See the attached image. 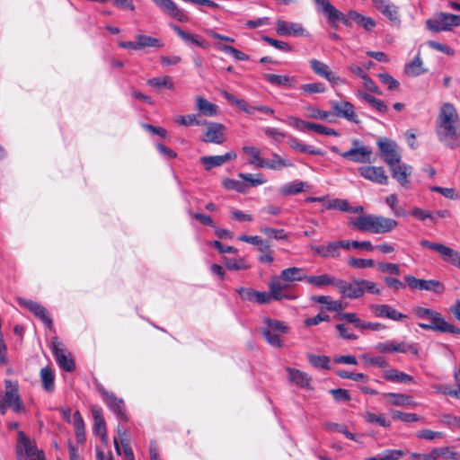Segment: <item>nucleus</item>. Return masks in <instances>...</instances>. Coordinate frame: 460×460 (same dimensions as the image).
I'll use <instances>...</instances> for the list:
<instances>
[{"label":"nucleus","mask_w":460,"mask_h":460,"mask_svg":"<svg viewBox=\"0 0 460 460\" xmlns=\"http://www.w3.org/2000/svg\"><path fill=\"white\" fill-rule=\"evenodd\" d=\"M306 183L301 181H294L282 185L279 192L284 196L296 195L305 191Z\"/></svg>","instance_id":"obj_37"},{"label":"nucleus","mask_w":460,"mask_h":460,"mask_svg":"<svg viewBox=\"0 0 460 460\" xmlns=\"http://www.w3.org/2000/svg\"><path fill=\"white\" fill-rule=\"evenodd\" d=\"M92 414L94 420L93 432L99 436L104 444L108 443V435L106 430L105 420L102 415V410L97 405L92 406Z\"/></svg>","instance_id":"obj_23"},{"label":"nucleus","mask_w":460,"mask_h":460,"mask_svg":"<svg viewBox=\"0 0 460 460\" xmlns=\"http://www.w3.org/2000/svg\"><path fill=\"white\" fill-rule=\"evenodd\" d=\"M349 249V241H333L328 243L326 245H312L311 249L318 255L323 258H338L340 256V249Z\"/></svg>","instance_id":"obj_11"},{"label":"nucleus","mask_w":460,"mask_h":460,"mask_svg":"<svg viewBox=\"0 0 460 460\" xmlns=\"http://www.w3.org/2000/svg\"><path fill=\"white\" fill-rule=\"evenodd\" d=\"M236 156L237 155L234 152H228L223 155L202 156L200 158V163L204 165L207 171H209L213 167L221 166L227 161L234 160Z\"/></svg>","instance_id":"obj_25"},{"label":"nucleus","mask_w":460,"mask_h":460,"mask_svg":"<svg viewBox=\"0 0 460 460\" xmlns=\"http://www.w3.org/2000/svg\"><path fill=\"white\" fill-rule=\"evenodd\" d=\"M353 148L343 152L341 155L358 164L371 163L372 151L369 147L360 145L358 139L352 141Z\"/></svg>","instance_id":"obj_8"},{"label":"nucleus","mask_w":460,"mask_h":460,"mask_svg":"<svg viewBox=\"0 0 460 460\" xmlns=\"http://www.w3.org/2000/svg\"><path fill=\"white\" fill-rule=\"evenodd\" d=\"M276 32L279 36H303L305 34V29L302 24L297 22L277 20Z\"/></svg>","instance_id":"obj_22"},{"label":"nucleus","mask_w":460,"mask_h":460,"mask_svg":"<svg viewBox=\"0 0 460 460\" xmlns=\"http://www.w3.org/2000/svg\"><path fill=\"white\" fill-rule=\"evenodd\" d=\"M439 17L442 19L446 31H451L454 27L460 26V15L441 12Z\"/></svg>","instance_id":"obj_48"},{"label":"nucleus","mask_w":460,"mask_h":460,"mask_svg":"<svg viewBox=\"0 0 460 460\" xmlns=\"http://www.w3.org/2000/svg\"><path fill=\"white\" fill-rule=\"evenodd\" d=\"M458 123L459 118L456 108L449 102L444 103L437 119L436 133L438 140L451 149L460 146Z\"/></svg>","instance_id":"obj_1"},{"label":"nucleus","mask_w":460,"mask_h":460,"mask_svg":"<svg viewBox=\"0 0 460 460\" xmlns=\"http://www.w3.org/2000/svg\"><path fill=\"white\" fill-rule=\"evenodd\" d=\"M146 84H147V85H149L155 89H157V90H159L161 88H167V89L173 88V83L172 81V78L168 75L150 78L147 80Z\"/></svg>","instance_id":"obj_44"},{"label":"nucleus","mask_w":460,"mask_h":460,"mask_svg":"<svg viewBox=\"0 0 460 460\" xmlns=\"http://www.w3.org/2000/svg\"><path fill=\"white\" fill-rule=\"evenodd\" d=\"M260 232L265 234L268 238L276 240H288V235L284 229H276L266 226L260 227Z\"/></svg>","instance_id":"obj_47"},{"label":"nucleus","mask_w":460,"mask_h":460,"mask_svg":"<svg viewBox=\"0 0 460 460\" xmlns=\"http://www.w3.org/2000/svg\"><path fill=\"white\" fill-rule=\"evenodd\" d=\"M98 391L108 407L117 417L123 421H127L128 416L125 411L124 401L118 398L113 393L107 391L102 385H98Z\"/></svg>","instance_id":"obj_6"},{"label":"nucleus","mask_w":460,"mask_h":460,"mask_svg":"<svg viewBox=\"0 0 460 460\" xmlns=\"http://www.w3.org/2000/svg\"><path fill=\"white\" fill-rule=\"evenodd\" d=\"M328 21L334 24L337 22H341L345 26H351L350 19L346 16L344 13L340 12L333 4L330 7V9L324 14Z\"/></svg>","instance_id":"obj_36"},{"label":"nucleus","mask_w":460,"mask_h":460,"mask_svg":"<svg viewBox=\"0 0 460 460\" xmlns=\"http://www.w3.org/2000/svg\"><path fill=\"white\" fill-rule=\"evenodd\" d=\"M263 78L270 84L279 87L294 88L296 84V78L289 75L264 74Z\"/></svg>","instance_id":"obj_28"},{"label":"nucleus","mask_w":460,"mask_h":460,"mask_svg":"<svg viewBox=\"0 0 460 460\" xmlns=\"http://www.w3.org/2000/svg\"><path fill=\"white\" fill-rule=\"evenodd\" d=\"M376 9L385 15L389 21L395 24H400V15L398 7L390 0H372Z\"/></svg>","instance_id":"obj_19"},{"label":"nucleus","mask_w":460,"mask_h":460,"mask_svg":"<svg viewBox=\"0 0 460 460\" xmlns=\"http://www.w3.org/2000/svg\"><path fill=\"white\" fill-rule=\"evenodd\" d=\"M326 208L349 212L350 210V205L346 199H333L328 202Z\"/></svg>","instance_id":"obj_58"},{"label":"nucleus","mask_w":460,"mask_h":460,"mask_svg":"<svg viewBox=\"0 0 460 460\" xmlns=\"http://www.w3.org/2000/svg\"><path fill=\"white\" fill-rule=\"evenodd\" d=\"M338 279L328 274H322L319 276H307L306 282L316 288H323L324 286H337Z\"/></svg>","instance_id":"obj_34"},{"label":"nucleus","mask_w":460,"mask_h":460,"mask_svg":"<svg viewBox=\"0 0 460 460\" xmlns=\"http://www.w3.org/2000/svg\"><path fill=\"white\" fill-rule=\"evenodd\" d=\"M118 434L120 437V442L124 456L126 457L127 460H135L131 447L129 446L128 442L123 438L125 436V431H122L121 429L118 427Z\"/></svg>","instance_id":"obj_63"},{"label":"nucleus","mask_w":460,"mask_h":460,"mask_svg":"<svg viewBox=\"0 0 460 460\" xmlns=\"http://www.w3.org/2000/svg\"><path fill=\"white\" fill-rule=\"evenodd\" d=\"M377 270L382 273L394 275H400L401 273L399 265L392 262H380L377 264Z\"/></svg>","instance_id":"obj_64"},{"label":"nucleus","mask_w":460,"mask_h":460,"mask_svg":"<svg viewBox=\"0 0 460 460\" xmlns=\"http://www.w3.org/2000/svg\"><path fill=\"white\" fill-rule=\"evenodd\" d=\"M358 172L364 179L380 185H387L389 179L382 166L364 165L358 169Z\"/></svg>","instance_id":"obj_10"},{"label":"nucleus","mask_w":460,"mask_h":460,"mask_svg":"<svg viewBox=\"0 0 460 460\" xmlns=\"http://www.w3.org/2000/svg\"><path fill=\"white\" fill-rule=\"evenodd\" d=\"M5 392L3 399H0V411L5 414L8 408H12L13 411L20 413L24 411L21 395L19 394V385L17 382L5 380Z\"/></svg>","instance_id":"obj_4"},{"label":"nucleus","mask_w":460,"mask_h":460,"mask_svg":"<svg viewBox=\"0 0 460 460\" xmlns=\"http://www.w3.org/2000/svg\"><path fill=\"white\" fill-rule=\"evenodd\" d=\"M356 96L359 100L368 103L373 109L376 110L380 113H386L388 111V107L384 101L376 99V97L369 93H367L362 91H358L356 93Z\"/></svg>","instance_id":"obj_29"},{"label":"nucleus","mask_w":460,"mask_h":460,"mask_svg":"<svg viewBox=\"0 0 460 460\" xmlns=\"http://www.w3.org/2000/svg\"><path fill=\"white\" fill-rule=\"evenodd\" d=\"M243 150L245 154L251 155L250 164H255L258 167H261V164L263 163L264 158L260 156V151L253 146H243Z\"/></svg>","instance_id":"obj_60"},{"label":"nucleus","mask_w":460,"mask_h":460,"mask_svg":"<svg viewBox=\"0 0 460 460\" xmlns=\"http://www.w3.org/2000/svg\"><path fill=\"white\" fill-rule=\"evenodd\" d=\"M392 177L395 179L401 186L406 187L408 184V177L411 174V166L396 163L393 166L389 167Z\"/></svg>","instance_id":"obj_26"},{"label":"nucleus","mask_w":460,"mask_h":460,"mask_svg":"<svg viewBox=\"0 0 460 460\" xmlns=\"http://www.w3.org/2000/svg\"><path fill=\"white\" fill-rule=\"evenodd\" d=\"M393 418L395 420H400L404 422H413V421H419V420H423L421 417H420L416 413L402 412L400 411H394Z\"/></svg>","instance_id":"obj_57"},{"label":"nucleus","mask_w":460,"mask_h":460,"mask_svg":"<svg viewBox=\"0 0 460 460\" xmlns=\"http://www.w3.org/2000/svg\"><path fill=\"white\" fill-rule=\"evenodd\" d=\"M349 224L360 231L376 234L390 233L398 226V222L393 218L376 215H362L358 217H350Z\"/></svg>","instance_id":"obj_2"},{"label":"nucleus","mask_w":460,"mask_h":460,"mask_svg":"<svg viewBox=\"0 0 460 460\" xmlns=\"http://www.w3.org/2000/svg\"><path fill=\"white\" fill-rule=\"evenodd\" d=\"M264 323L267 325V327L265 328L270 330L271 332H279L282 333H286L288 329L284 322L279 320L265 318Z\"/></svg>","instance_id":"obj_53"},{"label":"nucleus","mask_w":460,"mask_h":460,"mask_svg":"<svg viewBox=\"0 0 460 460\" xmlns=\"http://www.w3.org/2000/svg\"><path fill=\"white\" fill-rule=\"evenodd\" d=\"M332 114L336 117L347 119L356 124L360 123L358 115L355 112L354 105L349 102H332Z\"/></svg>","instance_id":"obj_14"},{"label":"nucleus","mask_w":460,"mask_h":460,"mask_svg":"<svg viewBox=\"0 0 460 460\" xmlns=\"http://www.w3.org/2000/svg\"><path fill=\"white\" fill-rule=\"evenodd\" d=\"M385 397L389 399V402L393 405L405 406L414 405L412 398L409 395L402 394L387 393L384 394Z\"/></svg>","instance_id":"obj_42"},{"label":"nucleus","mask_w":460,"mask_h":460,"mask_svg":"<svg viewBox=\"0 0 460 460\" xmlns=\"http://www.w3.org/2000/svg\"><path fill=\"white\" fill-rule=\"evenodd\" d=\"M310 66L315 75L324 78L332 84H345V80L343 78L332 72L327 64L318 59H311Z\"/></svg>","instance_id":"obj_12"},{"label":"nucleus","mask_w":460,"mask_h":460,"mask_svg":"<svg viewBox=\"0 0 460 460\" xmlns=\"http://www.w3.org/2000/svg\"><path fill=\"white\" fill-rule=\"evenodd\" d=\"M52 350L56 359L62 369L71 372L75 368L74 360L66 355V350L64 345L55 338L52 341Z\"/></svg>","instance_id":"obj_18"},{"label":"nucleus","mask_w":460,"mask_h":460,"mask_svg":"<svg viewBox=\"0 0 460 460\" xmlns=\"http://www.w3.org/2000/svg\"><path fill=\"white\" fill-rule=\"evenodd\" d=\"M385 203L392 209L393 214L395 217H402L405 215L404 210L398 207V199L395 194H391L385 198Z\"/></svg>","instance_id":"obj_56"},{"label":"nucleus","mask_w":460,"mask_h":460,"mask_svg":"<svg viewBox=\"0 0 460 460\" xmlns=\"http://www.w3.org/2000/svg\"><path fill=\"white\" fill-rule=\"evenodd\" d=\"M370 308L377 317H385L394 321H402L407 318L406 314L398 312L387 305H372Z\"/></svg>","instance_id":"obj_24"},{"label":"nucleus","mask_w":460,"mask_h":460,"mask_svg":"<svg viewBox=\"0 0 460 460\" xmlns=\"http://www.w3.org/2000/svg\"><path fill=\"white\" fill-rule=\"evenodd\" d=\"M300 89L306 94H313L324 93L326 87L323 83H310L302 84Z\"/></svg>","instance_id":"obj_55"},{"label":"nucleus","mask_w":460,"mask_h":460,"mask_svg":"<svg viewBox=\"0 0 460 460\" xmlns=\"http://www.w3.org/2000/svg\"><path fill=\"white\" fill-rule=\"evenodd\" d=\"M40 380L42 386L45 391L51 393L55 388V376L52 369L49 367H45L40 370Z\"/></svg>","instance_id":"obj_39"},{"label":"nucleus","mask_w":460,"mask_h":460,"mask_svg":"<svg viewBox=\"0 0 460 460\" xmlns=\"http://www.w3.org/2000/svg\"><path fill=\"white\" fill-rule=\"evenodd\" d=\"M224 261L226 266L230 270H247L249 269V265L246 263L245 260L243 258L238 259H230L224 258Z\"/></svg>","instance_id":"obj_51"},{"label":"nucleus","mask_w":460,"mask_h":460,"mask_svg":"<svg viewBox=\"0 0 460 460\" xmlns=\"http://www.w3.org/2000/svg\"><path fill=\"white\" fill-rule=\"evenodd\" d=\"M171 28L181 40L189 44H193L202 49H208L209 47L208 43L198 34L186 32L181 27L175 24H172Z\"/></svg>","instance_id":"obj_27"},{"label":"nucleus","mask_w":460,"mask_h":460,"mask_svg":"<svg viewBox=\"0 0 460 460\" xmlns=\"http://www.w3.org/2000/svg\"><path fill=\"white\" fill-rule=\"evenodd\" d=\"M136 40L137 41L138 49H142L147 47L162 48L164 46L159 39L153 38L151 36L138 34L136 36Z\"/></svg>","instance_id":"obj_43"},{"label":"nucleus","mask_w":460,"mask_h":460,"mask_svg":"<svg viewBox=\"0 0 460 460\" xmlns=\"http://www.w3.org/2000/svg\"><path fill=\"white\" fill-rule=\"evenodd\" d=\"M349 265L354 269L371 268L375 265L372 259L350 258L348 261Z\"/></svg>","instance_id":"obj_61"},{"label":"nucleus","mask_w":460,"mask_h":460,"mask_svg":"<svg viewBox=\"0 0 460 460\" xmlns=\"http://www.w3.org/2000/svg\"><path fill=\"white\" fill-rule=\"evenodd\" d=\"M19 444L17 446V453L22 454V450L27 457L31 460H44V454L42 451L37 450L31 443V440L25 436L22 431L18 433Z\"/></svg>","instance_id":"obj_20"},{"label":"nucleus","mask_w":460,"mask_h":460,"mask_svg":"<svg viewBox=\"0 0 460 460\" xmlns=\"http://www.w3.org/2000/svg\"><path fill=\"white\" fill-rule=\"evenodd\" d=\"M238 239L242 242L256 245L260 252H266L270 251V243L267 240H263L258 235H240Z\"/></svg>","instance_id":"obj_38"},{"label":"nucleus","mask_w":460,"mask_h":460,"mask_svg":"<svg viewBox=\"0 0 460 460\" xmlns=\"http://www.w3.org/2000/svg\"><path fill=\"white\" fill-rule=\"evenodd\" d=\"M422 66V60L420 55H417L413 60L405 66V73L412 76H418L427 71Z\"/></svg>","instance_id":"obj_46"},{"label":"nucleus","mask_w":460,"mask_h":460,"mask_svg":"<svg viewBox=\"0 0 460 460\" xmlns=\"http://www.w3.org/2000/svg\"><path fill=\"white\" fill-rule=\"evenodd\" d=\"M426 27L428 30H429L433 32L446 31V29L442 22V19H441V17H439V13H437L434 18L428 19L426 21Z\"/></svg>","instance_id":"obj_54"},{"label":"nucleus","mask_w":460,"mask_h":460,"mask_svg":"<svg viewBox=\"0 0 460 460\" xmlns=\"http://www.w3.org/2000/svg\"><path fill=\"white\" fill-rule=\"evenodd\" d=\"M204 124L207 128L204 137L201 138L202 141L215 144L225 142L226 127L223 124L217 122H205Z\"/></svg>","instance_id":"obj_17"},{"label":"nucleus","mask_w":460,"mask_h":460,"mask_svg":"<svg viewBox=\"0 0 460 460\" xmlns=\"http://www.w3.org/2000/svg\"><path fill=\"white\" fill-rule=\"evenodd\" d=\"M288 282L281 279V275L272 277L270 281L269 282V289L273 296V299L276 301H280L283 299L287 300H295L297 296L292 292L288 290Z\"/></svg>","instance_id":"obj_7"},{"label":"nucleus","mask_w":460,"mask_h":460,"mask_svg":"<svg viewBox=\"0 0 460 460\" xmlns=\"http://www.w3.org/2000/svg\"><path fill=\"white\" fill-rule=\"evenodd\" d=\"M312 300L326 305V309L330 312H341L344 308L341 301L332 300L328 296H313Z\"/></svg>","instance_id":"obj_35"},{"label":"nucleus","mask_w":460,"mask_h":460,"mask_svg":"<svg viewBox=\"0 0 460 460\" xmlns=\"http://www.w3.org/2000/svg\"><path fill=\"white\" fill-rule=\"evenodd\" d=\"M196 114H189L185 116H178L174 119V121L181 126H193L201 125L202 123L197 119Z\"/></svg>","instance_id":"obj_59"},{"label":"nucleus","mask_w":460,"mask_h":460,"mask_svg":"<svg viewBox=\"0 0 460 460\" xmlns=\"http://www.w3.org/2000/svg\"><path fill=\"white\" fill-rule=\"evenodd\" d=\"M423 248L437 252L443 261L460 269V252L442 243H433L423 239L420 241Z\"/></svg>","instance_id":"obj_5"},{"label":"nucleus","mask_w":460,"mask_h":460,"mask_svg":"<svg viewBox=\"0 0 460 460\" xmlns=\"http://www.w3.org/2000/svg\"><path fill=\"white\" fill-rule=\"evenodd\" d=\"M16 301L21 306L27 308L36 317L40 318L49 329L52 327V320L42 305L22 297H17Z\"/></svg>","instance_id":"obj_13"},{"label":"nucleus","mask_w":460,"mask_h":460,"mask_svg":"<svg viewBox=\"0 0 460 460\" xmlns=\"http://www.w3.org/2000/svg\"><path fill=\"white\" fill-rule=\"evenodd\" d=\"M223 186L226 190H233L241 193L244 192L247 189V185L244 182L233 179H225L223 181Z\"/></svg>","instance_id":"obj_62"},{"label":"nucleus","mask_w":460,"mask_h":460,"mask_svg":"<svg viewBox=\"0 0 460 460\" xmlns=\"http://www.w3.org/2000/svg\"><path fill=\"white\" fill-rule=\"evenodd\" d=\"M385 378L391 382L397 383H411L413 382V377L408 374L398 371L394 368L388 369L385 372Z\"/></svg>","instance_id":"obj_40"},{"label":"nucleus","mask_w":460,"mask_h":460,"mask_svg":"<svg viewBox=\"0 0 460 460\" xmlns=\"http://www.w3.org/2000/svg\"><path fill=\"white\" fill-rule=\"evenodd\" d=\"M196 108L199 114L207 117H214L218 111V107L216 104L201 96L196 97Z\"/></svg>","instance_id":"obj_30"},{"label":"nucleus","mask_w":460,"mask_h":460,"mask_svg":"<svg viewBox=\"0 0 460 460\" xmlns=\"http://www.w3.org/2000/svg\"><path fill=\"white\" fill-rule=\"evenodd\" d=\"M292 164L282 158L276 153H273L271 155V159H264L263 163L261 164V168L266 167L271 170H281L284 167H290Z\"/></svg>","instance_id":"obj_33"},{"label":"nucleus","mask_w":460,"mask_h":460,"mask_svg":"<svg viewBox=\"0 0 460 460\" xmlns=\"http://www.w3.org/2000/svg\"><path fill=\"white\" fill-rule=\"evenodd\" d=\"M305 269L298 267H290L280 272L281 279L287 282L306 281L307 276L304 274Z\"/></svg>","instance_id":"obj_31"},{"label":"nucleus","mask_w":460,"mask_h":460,"mask_svg":"<svg viewBox=\"0 0 460 460\" xmlns=\"http://www.w3.org/2000/svg\"><path fill=\"white\" fill-rule=\"evenodd\" d=\"M216 48L226 54H231L235 59L246 61L249 59V56L245 53L236 49L235 48L229 46V45H224V44H216Z\"/></svg>","instance_id":"obj_49"},{"label":"nucleus","mask_w":460,"mask_h":460,"mask_svg":"<svg viewBox=\"0 0 460 460\" xmlns=\"http://www.w3.org/2000/svg\"><path fill=\"white\" fill-rule=\"evenodd\" d=\"M412 311L418 318L427 319L429 321L428 323H419V326L423 330H432L449 333H458L460 332L457 327L446 322L441 314L437 311L421 306L414 307Z\"/></svg>","instance_id":"obj_3"},{"label":"nucleus","mask_w":460,"mask_h":460,"mask_svg":"<svg viewBox=\"0 0 460 460\" xmlns=\"http://www.w3.org/2000/svg\"><path fill=\"white\" fill-rule=\"evenodd\" d=\"M457 453L452 451L450 447H436L433 448L429 454H426L424 460H438L439 458L456 459Z\"/></svg>","instance_id":"obj_32"},{"label":"nucleus","mask_w":460,"mask_h":460,"mask_svg":"<svg viewBox=\"0 0 460 460\" xmlns=\"http://www.w3.org/2000/svg\"><path fill=\"white\" fill-rule=\"evenodd\" d=\"M364 420L370 424H375L380 427L388 428L391 426V421L386 419L384 414H376L374 412L366 411L363 413Z\"/></svg>","instance_id":"obj_41"},{"label":"nucleus","mask_w":460,"mask_h":460,"mask_svg":"<svg viewBox=\"0 0 460 460\" xmlns=\"http://www.w3.org/2000/svg\"><path fill=\"white\" fill-rule=\"evenodd\" d=\"M261 332L265 340L273 347L280 348L283 345L280 336L275 332L269 329L262 328Z\"/></svg>","instance_id":"obj_52"},{"label":"nucleus","mask_w":460,"mask_h":460,"mask_svg":"<svg viewBox=\"0 0 460 460\" xmlns=\"http://www.w3.org/2000/svg\"><path fill=\"white\" fill-rule=\"evenodd\" d=\"M381 157L388 164L389 167L396 163L401 162V155L397 152V146L390 140L377 142Z\"/></svg>","instance_id":"obj_15"},{"label":"nucleus","mask_w":460,"mask_h":460,"mask_svg":"<svg viewBox=\"0 0 460 460\" xmlns=\"http://www.w3.org/2000/svg\"><path fill=\"white\" fill-rule=\"evenodd\" d=\"M404 279L411 289L432 291L436 294H441L445 291L444 284L436 279H420L411 275L405 276Z\"/></svg>","instance_id":"obj_9"},{"label":"nucleus","mask_w":460,"mask_h":460,"mask_svg":"<svg viewBox=\"0 0 460 460\" xmlns=\"http://www.w3.org/2000/svg\"><path fill=\"white\" fill-rule=\"evenodd\" d=\"M74 420L73 424L75 427V435L78 442L83 443L85 440V433H84V422L81 413L78 411L74 412Z\"/></svg>","instance_id":"obj_45"},{"label":"nucleus","mask_w":460,"mask_h":460,"mask_svg":"<svg viewBox=\"0 0 460 460\" xmlns=\"http://www.w3.org/2000/svg\"><path fill=\"white\" fill-rule=\"evenodd\" d=\"M288 381L301 388L312 390V377L307 373L293 367H286Z\"/></svg>","instance_id":"obj_21"},{"label":"nucleus","mask_w":460,"mask_h":460,"mask_svg":"<svg viewBox=\"0 0 460 460\" xmlns=\"http://www.w3.org/2000/svg\"><path fill=\"white\" fill-rule=\"evenodd\" d=\"M336 288L339 289L341 295L349 299H357L363 296L360 279H353L350 282L338 279Z\"/></svg>","instance_id":"obj_16"},{"label":"nucleus","mask_w":460,"mask_h":460,"mask_svg":"<svg viewBox=\"0 0 460 460\" xmlns=\"http://www.w3.org/2000/svg\"><path fill=\"white\" fill-rule=\"evenodd\" d=\"M307 358H308L309 363L313 367H314L316 368H323V369L329 368V363H330L329 357L309 354Z\"/></svg>","instance_id":"obj_50"}]
</instances>
